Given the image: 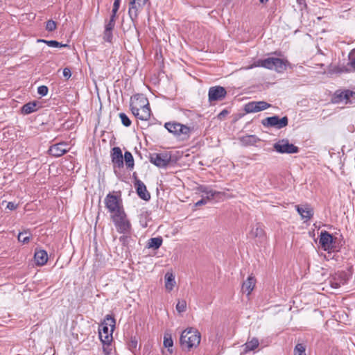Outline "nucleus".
Returning a JSON list of instances; mask_svg holds the SVG:
<instances>
[{
    "mask_svg": "<svg viewBox=\"0 0 355 355\" xmlns=\"http://www.w3.org/2000/svg\"><path fill=\"white\" fill-rule=\"evenodd\" d=\"M128 349L132 352H135L138 346V338L137 336H131L128 343Z\"/></svg>",
    "mask_w": 355,
    "mask_h": 355,
    "instance_id": "36",
    "label": "nucleus"
},
{
    "mask_svg": "<svg viewBox=\"0 0 355 355\" xmlns=\"http://www.w3.org/2000/svg\"><path fill=\"white\" fill-rule=\"evenodd\" d=\"M262 125L264 127H272L277 129H282L288 124V119L286 116L279 118L278 116H272L266 117L261 121Z\"/></svg>",
    "mask_w": 355,
    "mask_h": 355,
    "instance_id": "9",
    "label": "nucleus"
},
{
    "mask_svg": "<svg viewBox=\"0 0 355 355\" xmlns=\"http://www.w3.org/2000/svg\"><path fill=\"white\" fill-rule=\"evenodd\" d=\"M165 128L176 137H181L182 140L188 139L193 128L175 121L166 122L164 124Z\"/></svg>",
    "mask_w": 355,
    "mask_h": 355,
    "instance_id": "4",
    "label": "nucleus"
},
{
    "mask_svg": "<svg viewBox=\"0 0 355 355\" xmlns=\"http://www.w3.org/2000/svg\"><path fill=\"white\" fill-rule=\"evenodd\" d=\"M295 209L302 218L305 220V221L310 220L313 216V210L309 205H304V207L296 205Z\"/></svg>",
    "mask_w": 355,
    "mask_h": 355,
    "instance_id": "18",
    "label": "nucleus"
},
{
    "mask_svg": "<svg viewBox=\"0 0 355 355\" xmlns=\"http://www.w3.org/2000/svg\"><path fill=\"white\" fill-rule=\"evenodd\" d=\"M275 58H268L266 59H259L255 61L251 67H261L268 69H273Z\"/></svg>",
    "mask_w": 355,
    "mask_h": 355,
    "instance_id": "22",
    "label": "nucleus"
},
{
    "mask_svg": "<svg viewBox=\"0 0 355 355\" xmlns=\"http://www.w3.org/2000/svg\"><path fill=\"white\" fill-rule=\"evenodd\" d=\"M115 26V19H110L109 21L105 24V29L108 31H113Z\"/></svg>",
    "mask_w": 355,
    "mask_h": 355,
    "instance_id": "45",
    "label": "nucleus"
},
{
    "mask_svg": "<svg viewBox=\"0 0 355 355\" xmlns=\"http://www.w3.org/2000/svg\"><path fill=\"white\" fill-rule=\"evenodd\" d=\"M119 118L121 120L122 124L125 127L130 126L132 122L129 117L123 112H121L119 114Z\"/></svg>",
    "mask_w": 355,
    "mask_h": 355,
    "instance_id": "39",
    "label": "nucleus"
},
{
    "mask_svg": "<svg viewBox=\"0 0 355 355\" xmlns=\"http://www.w3.org/2000/svg\"><path fill=\"white\" fill-rule=\"evenodd\" d=\"M148 0H130L128 15L132 22H135L139 12L142 10Z\"/></svg>",
    "mask_w": 355,
    "mask_h": 355,
    "instance_id": "10",
    "label": "nucleus"
},
{
    "mask_svg": "<svg viewBox=\"0 0 355 355\" xmlns=\"http://www.w3.org/2000/svg\"><path fill=\"white\" fill-rule=\"evenodd\" d=\"M118 10H115L114 9H112V15L110 16V18L111 19H115L116 20V13H117Z\"/></svg>",
    "mask_w": 355,
    "mask_h": 355,
    "instance_id": "53",
    "label": "nucleus"
},
{
    "mask_svg": "<svg viewBox=\"0 0 355 355\" xmlns=\"http://www.w3.org/2000/svg\"><path fill=\"white\" fill-rule=\"evenodd\" d=\"M271 107V105L266 101H252L245 105L244 110L246 113L258 112Z\"/></svg>",
    "mask_w": 355,
    "mask_h": 355,
    "instance_id": "13",
    "label": "nucleus"
},
{
    "mask_svg": "<svg viewBox=\"0 0 355 355\" xmlns=\"http://www.w3.org/2000/svg\"><path fill=\"white\" fill-rule=\"evenodd\" d=\"M187 302L185 300H179L176 304V310L179 313H182L186 311Z\"/></svg>",
    "mask_w": 355,
    "mask_h": 355,
    "instance_id": "41",
    "label": "nucleus"
},
{
    "mask_svg": "<svg viewBox=\"0 0 355 355\" xmlns=\"http://www.w3.org/2000/svg\"><path fill=\"white\" fill-rule=\"evenodd\" d=\"M111 158L114 168H121L123 167V156L119 147H114L112 149Z\"/></svg>",
    "mask_w": 355,
    "mask_h": 355,
    "instance_id": "16",
    "label": "nucleus"
},
{
    "mask_svg": "<svg viewBox=\"0 0 355 355\" xmlns=\"http://www.w3.org/2000/svg\"><path fill=\"white\" fill-rule=\"evenodd\" d=\"M297 3L300 4V6H301V10L303 9V8H306V0H297Z\"/></svg>",
    "mask_w": 355,
    "mask_h": 355,
    "instance_id": "52",
    "label": "nucleus"
},
{
    "mask_svg": "<svg viewBox=\"0 0 355 355\" xmlns=\"http://www.w3.org/2000/svg\"><path fill=\"white\" fill-rule=\"evenodd\" d=\"M201 340L200 333L192 328L184 330L180 338V343L183 349L189 351L193 347H197Z\"/></svg>",
    "mask_w": 355,
    "mask_h": 355,
    "instance_id": "2",
    "label": "nucleus"
},
{
    "mask_svg": "<svg viewBox=\"0 0 355 355\" xmlns=\"http://www.w3.org/2000/svg\"><path fill=\"white\" fill-rule=\"evenodd\" d=\"M133 177H134L135 180L136 178H137V176H136L135 173H133Z\"/></svg>",
    "mask_w": 355,
    "mask_h": 355,
    "instance_id": "55",
    "label": "nucleus"
},
{
    "mask_svg": "<svg viewBox=\"0 0 355 355\" xmlns=\"http://www.w3.org/2000/svg\"><path fill=\"white\" fill-rule=\"evenodd\" d=\"M335 276L337 277V280L343 284H345L348 280L347 275L344 271L336 273Z\"/></svg>",
    "mask_w": 355,
    "mask_h": 355,
    "instance_id": "40",
    "label": "nucleus"
},
{
    "mask_svg": "<svg viewBox=\"0 0 355 355\" xmlns=\"http://www.w3.org/2000/svg\"><path fill=\"white\" fill-rule=\"evenodd\" d=\"M113 37L112 31L104 30L103 32V40L107 42H112Z\"/></svg>",
    "mask_w": 355,
    "mask_h": 355,
    "instance_id": "43",
    "label": "nucleus"
},
{
    "mask_svg": "<svg viewBox=\"0 0 355 355\" xmlns=\"http://www.w3.org/2000/svg\"><path fill=\"white\" fill-rule=\"evenodd\" d=\"M149 106L148 100L144 95L137 94L131 97L130 107L132 112H137L138 114V110Z\"/></svg>",
    "mask_w": 355,
    "mask_h": 355,
    "instance_id": "11",
    "label": "nucleus"
},
{
    "mask_svg": "<svg viewBox=\"0 0 355 355\" xmlns=\"http://www.w3.org/2000/svg\"><path fill=\"white\" fill-rule=\"evenodd\" d=\"M67 146V144L65 142L58 143L50 146L48 152L49 155L53 157H60L69 151L66 147Z\"/></svg>",
    "mask_w": 355,
    "mask_h": 355,
    "instance_id": "17",
    "label": "nucleus"
},
{
    "mask_svg": "<svg viewBox=\"0 0 355 355\" xmlns=\"http://www.w3.org/2000/svg\"><path fill=\"white\" fill-rule=\"evenodd\" d=\"M120 3H121V1L115 0L114 2V4H113L112 9H114V10H119V8L120 7Z\"/></svg>",
    "mask_w": 355,
    "mask_h": 355,
    "instance_id": "51",
    "label": "nucleus"
},
{
    "mask_svg": "<svg viewBox=\"0 0 355 355\" xmlns=\"http://www.w3.org/2000/svg\"><path fill=\"white\" fill-rule=\"evenodd\" d=\"M288 64L289 62L287 60L275 58L273 69H275L278 73H282L286 70Z\"/></svg>",
    "mask_w": 355,
    "mask_h": 355,
    "instance_id": "23",
    "label": "nucleus"
},
{
    "mask_svg": "<svg viewBox=\"0 0 355 355\" xmlns=\"http://www.w3.org/2000/svg\"><path fill=\"white\" fill-rule=\"evenodd\" d=\"M241 144L245 146H254L257 142L260 141L261 139L254 135H247L239 138Z\"/></svg>",
    "mask_w": 355,
    "mask_h": 355,
    "instance_id": "25",
    "label": "nucleus"
},
{
    "mask_svg": "<svg viewBox=\"0 0 355 355\" xmlns=\"http://www.w3.org/2000/svg\"><path fill=\"white\" fill-rule=\"evenodd\" d=\"M134 184L138 196L145 201H148L150 199V194L148 191L144 183L138 178H136Z\"/></svg>",
    "mask_w": 355,
    "mask_h": 355,
    "instance_id": "15",
    "label": "nucleus"
},
{
    "mask_svg": "<svg viewBox=\"0 0 355 355\" xmlns=\"http://www.w3.org/2000/svg\"><path fill=\"white\" fill-rule=\"evenodd\" d=\"M7 208L9 209L10 210H14L17 208V205H15L12 202H9L7 205Z\"/></svg>",
    "mask_w": 355,
    "mask_h": 355,
    "instance_id": "50",
    "label": "nucleus"
},
{
    "mask_svg": "<svg viewBox=\"0 0 355 355\" xmlns=\"http://www.w3.org/2000/svg\"><path fill=\"white\" fill-rule=\"evenodd\" d=\"M256 279L254 276L250 275L246 281H245L242 284L241 290L243 293H246L247 295H250L253 291L255 284H256Z\"/></svg>",
    "mask_w": 355,
    "mask_h": 355,
    "instance_id": "19",
    "label": "nucleus"
},
{
    "mask_svg": "<svg viewBox=\"0 0 355 355\" xmlns=\"http://www.w3.org/2000/svg\"><path fill=\"white\" fill-rule=\"evenodd\" d=\"M150 162L159 168H166L171 164V154L168 152L150 154Z\"/></svg>",
    "mask_w": 355,
    "mask_h": 355,
    "instance_id": "8",
    "label": "nucleus"
},
{
    "mask_svg": "<svg viewBox=\"0 0 355 355\" xmlns=\"http://www.w3.org/2000/svg\"><path fill=\"white\" fill-rule=\"evenodd\" d=\"M124 160L128 168L132 169L134 167V158L132 153L129 151H125L124 153Z\"/></svg>",
    "mask_w": 355,
    "mask_h": 355,
    "instance_id": "32",
    "label": "nucleus"
},
{
    "mask_svg": "<svg viewBox=\"0 0 355 355\" xmlns=\"http://www.w3.org/2000/svg\"><path fill=\"white\" fill-rule=\"evenodd\" d=\"M31 234L28 231L20 232L18 235V241L24 243H28L30 241Z\"/></svg>",
    "mask_w": 355,
    "mask_h": 355,
    "instance_id": "35",
    "label": "nucleus"
},
{
    "mask_svg": "<svg viewBox=\"0 0 355 355\" xmlns=\"http://www.w3.org/2000/svg\"><path fill=\"white\" fill-rule=\"evenodd\" d=\"M34 258L37 265L43 266L48 261L47 252L44 250H36Z\"/></svg>",
    "mask_w": 355,
    "mask_h": 355,
    "instance_id": "26",
    "label": "nucleus"
},
{
    "mask_svg": "<svg viewBox=\"0 0 355 355\" xmlns=\"http://www.w3.org/2000/svg\"><path fill=\"white\" fill-rule=\"evenodd\" d=\"M273 148L281 154H294L297 153L300 150L297 146L291 144L287 139H282L275 143Z\"/></svg>",
    "mask_w": 355,
    "mask_h": 355,
    "instance_id": "7",
    "label": "nucleus"
},
{
    "mask_svg": "<svg viewBox=\"0 0 355 355\" xmlns=\"http://www.w3.org/2000/svg\"><path fill=\"white\" fill-rule=\"evenodd\" d=\"M37 103L36 101H31L24 104L21 108V112L23 114H29L37 110Z\"/></svg>",
    "mask_w": 355,
    "mask_h": 355,
    "instance_id": "28",
    "label": "nucleus"
},
{
    "mask_svg": "<svg viewBox=\"0 0 355 355\" xmlns=\"http://www.w3.org/2000/svg\"><path fill=\"white\" fill-rule=\"evenodd\" d=\"M259 345V342L258 338L254 337L251 340H248V341L243 345V353L246 354L250 351H253L256 349Z\"/></svg>",
    "mask_w": 355,
    "mask_h": 355,
    "instance_id": "27",
    "label": "nucleus"
},
{
    "mask_svg": "<svg viewBox=\"0 0 355 355\" xmlns=\"http://www.w3.org/2000/svg\"><path fill=\"white\" fill-rule=\"evenodd\" d=\"M354 99H355V92L350 90L337 91L334 97L335 103L345 101L346 104L352 103Z\"/></svg>",
    "mask_w": 355,
    "mask_h": 355,
    "instance_id": "14",
    "label": "nucleus"
},
{
    "mask_svg": "<svg viewBox=\"0 0 355 355\" xmlns=\"http://www.w3.org/2000/svg\"><path fill=\"white\" fill-rule=\"evenodd\" d=\"M197 190L199 192L206 193L207 195L206 197L207 200H211L215 197L225 194L224 193L220 191H213L212 189H210L207 186L205 185H199L197 187Z\"/></svg>",
    "mask_w": 355,
    "mask_h": 355,
    "instance_id": "20",
    "label": "nucleus"
},
{
    "mask_svg": "<svg viewBox=\"0 0 355 355\" xmlns=\"http://www.w3.org/2000/svg\"><path fill=\"white\" fill-rule=\"evenodd\" d=\"M105 204L111 215L117 214L124 211L121 199L115 195L108 193L105 198Z\"/></svg>",
    "mask_w": 355,
    "mask_h": 355,
    "instance_id": "5",
    "label": "nucleus"
},
{
    "mask_svg": "<svg viewBox=\"0 0 355 355\" xmlns=\"http://www.w3.org/2000/svg\"><path fill=\"white\" fill-rule=\"evenodd\" d=\"M351 69L345 68L342 71L349 72L351 70L355 71V49L349 54V62L347 64Z\"/></svg>",
    "mask_w": 355,
    "mask_h": 355,
    "instance_id": "31",
    "label": "nucleus"
},
{
    "mask_svg": "<svg viewBox=\"0 0 355 355\" xmlns=\"http://www.w3.org/2000/svg\"><path fill=\"white\" fill-rule=\"evenodd\" d=\"M162 242L163 239L161 236L151 238L148 241L147 248L157 250L162 245Z\"/></svg>",
    "mask_w": 355,
    "mask_h": 355,
    "instance_id": "29",
    "label": "nucleus"
},
{
    "mask_svg": "<svg viewBox=\"0 0 355 355\" xmlns=\"http://www.w3.org/2000/svg\"><path fill=\"white\" fill-rule=\"evenodd\" d=\"M49 88L46 85H41L37 88V93L42 96H44L48 94Z\"/></svg>",
    "mask_w": 355,
    "mask_h": 355,
    "instance_id": "44",
    "label": "nucleus"
},
{
    "mask_svg": "<svg viewBox=\"0 0 355 355\" xmlns=\"http://www.w3.org/2000/svg\"><path fill=\"white\" fill-rule=\"evenodd\" d=\"M306 346L303 343H297L293 350V355H306Z\"/></svg>",
    "mask_w": 355,
    "mask_h": 355,
    "instance_id": "34",
    "label": "nucleus"
},
{
    "mask_svg": "<svg viewBox=\"0 0 355 355\" xmlns=\"http://www.w3.org/2000/svg\"><path fill=\"white\" fill-rule=\"evenodd\" d=\"M229 114V112L227 110H222L218 115V118L220 119H223Z\"/></svg>",
    "mask_w": 355,
    "mask_h": 355,
    "instance_id": "48",
    "label": "nucleus"
},
{
    "mask_svg": "<svg viewBox=\"0 0 355 355\" xmlns=\"http://www.w3.org/2000/svg\"><path fill=\"white\" fill-rule=\"evenodd\" d=\"M115 324L114 318L110 315H107L104 320L99 324V338L103 344L110 345L112 340V333L115 328Z\"/></svg>",
    "mask_w": 355,
    "mask_h": 355,
    "instance_id": "1",
    "label": "nucleus"
},
{
    "mask_svg": "<svg viewBox=\"0 0 355 355\" xmlns=\"http://www.w3.org/2000/svg\"><path fill=\"white\" fill-rule=\"evenodd\" d=\"M56 22L52 19L48 20L46 24V30L52 32L56 29Z\"/></svg>",
    "mask_w": 355,
    "mask_h": 355,
    "instance_id": "42",
    "label": "nucleus"
},
{
    "mask_svg": "<svg viewBox=\"0 0 355 355\" xmlns=\"http://www.w3.org/2000/svg\"><path fill=\"white\" fill-rule=\"evenodd\" d=\"M63 76L67 79H69L71 76V72L69 68L66 67L63 69Z\"/></svg>",
    "mask_w": 355,
    "mask_h": 355,
    "instance_id": "47",
    "label": "nucleus"
},
{
    "mask_svg": "<svg viewBox=\"0 0 355 355\" xmlns=\"http://www.w3.org/2000/svg\"><path fill=\"white\" fill-rule=\"evenodd\" d=\"M261 3H263L267 2L268 0H259Z\"/></svg>",
    "mask_w": 355,
    "mask_h": 355,
    "instance_id": "54",
    "label": "nucleus"
},
{
    "mask_svg": "<svg viewBox=\"0 0 355 355\" xmlns=\"http://www.w3.org/2000/svg\"><path fill=\"white\" fill-rule=\"evenodd\" d=\"M173 345V341L170 334H165L164 337V346L168 348L170 353H172V350L170 349Z\"/></svg>",
    "mask_w": 355,
    "mask_h": 355,
    "instance_id": "37",
    "label": "nucleus"
},
{
    "mask_svg": "<svg viewBox=\"0 0 355 355\" xmlns=\"http://www.w3.org/2000/svg\"><path fill=\"white\" fill-rule=\"evenodd\" d=\"M207 198H202L201 200H198L197 202H196L195 206L199 207L201 205H204L207 202Z\"/></svg>",
    "mask_w": 355,
    "mask_h": 355,
    "instance_id": "49",
    "label": "nucleus"
},
{
    "mask_svg": "<svg viewBox=\"0 0 355 355\" xmlns=\"http://www.w3.org/2000/svg\"><path fill=\"white\" fill-rule=\"evenodd\" d=\"M111 218L119 233L131 234L132 225L127 218L125 211H121V213L117 214L111 215Z\"/></svg>",
    "mask_w": 355,
    "mask_h": 355,
    "instance_id": "3",
    "label": "nucleus"
},
{
    "mask_svg": "<svg viewBox=\"0 0 355 355\" xmlns=\"http://www.w3.org/2000/svg\"><path fill=\"white\" fill-rule=\"evenodd\" d=\"M226 95L227 91L225 87L222 86L211 87L208 92L209 101H221Z\"/></svg>",
    "mask_w": 355,
    "mask_h": 355,
    "instance_id": "12",
    "label": "nucleus"
},
{
    "mask_svg": "<svg viewBox=\"0 0 355 355\" xmlns=\"http://www.w3.org/2000/svg\"><path fill=\"white\" fill-rule=\"evenodd\" d=\"M343 284L340 283V281L337 280V277L334 276V280L331 282V286L332 288H340Z\"/></svg>",
    "mask_w": 355,
    "mask_h": 355,
    "instance_id": "46",
    "label": "nucleus"
},
{
    "mask_svg": "<svg viewBox=\"0 0 355 355\" xmlns=\"http://www.w3.org/2000/svg\"><path fill=\"white\" fill-rule=\"evenodd\" d=\"M133 115L138 119L141 121H148L150 118L151 110L149 107H143L140 110H138V114L137 112H132Z\"/></svg>",
    "mask_w": 355,
    "mask_h": 355,
    "instance_id": "24",
    "label": "nucleus"
},
{
    "mask_svg": "<svg viewBox=\"0 0 355 355\" xmlns=\"http://www.w3.org/2000/svg\"><path fill=\"white\" fill-rule=\"evenodd\" d=\"M38 42L46 43L50 47H67L69 46L67 44H62L58 42L56 40H38Z\"/></svg>",
    "mask_w": 355,
    "mask_h": 355,
    "instance_id": "33",
    "label": "nucleus"
},
{
    "mask_svg": "<svg viewBox=\"0 0 355 355\" xmlns=\"http://www.w3.org/2000/svg\"><path fill=\"white\" fill-rule=\"evenodd\" d=\"M249 235L252 238H257L260 240H262L265 237V232L263 225L260 223H257L255 225V227L252 228Z\"/></svg>",
    "mask_w": 355,
    "mask_h": 355,
    "instance_id": "21",
    "label": "nucleus"
},
{
    "mask_svg": "<svg viewBox=\"0 0 355 355\" xmlns=\"http://www.w3.org/2000/svg\"><path fill=\"white\" fill-rule=\"evenodd\" d=\"M132 239V236L130 234H123V236L119 237V241L121 243L122 245L125 247L127 250L129 249V243Z\"/></svg>",
    "mask_w": 355,
    "mask_h": 355,
    "instance_id": "38",
    "label": "nucleus"
},
{
    "mask_svg": "<svg viewBox=\"0 0 355 355\" xmlns=\"http://www.w3.org/2000/svg\"><path fill=\"white\" fill-rule=\"evenodd\" d=\"M331 234L327 231H322L319 238V243L324 251L335 252L338 251L336 245V240Z\"/></svg>",
    "mask_w": 355,
    "mask_h": 355,
    "instance_id": "6",
    "label": "nucleus"
},
{
    "mask_svg": "<svg viewBox=\"0 0 355 355\" xmlns=\"http://www.w3.org/2000/svg\"><path fill=\"white\" fill-rule=\"evenodd\" d=\"M175 284V277L172 273L167 272L165 275V287L166 290L171 291L173 290Z\"/></svg>",
    "mask_w": 355,
    "mask_h": 355,
    "instance_id": "30",
    "label": "nucleus"
}]
</instances>
